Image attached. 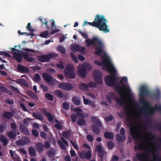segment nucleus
I'll return each instance as SVG.
<instances>
[{"instance_id":"f257e3e1","label":"nucleus","mask_w":161,"mask_h":161,"mask_svg":"<svg viewBox=\"0 0 161 161\" xmlns=\"http://www.w3.org/2000/svg\"><path fill=\"white\" fill-rule=\"evenodd\" d=\"M85 42L87 46L93 44L95 47L96 53L101 56L102 63L98 60H95L94 62L97 65L102 66L103 70H107L110 73V75L106 76L105 82L107 86H112L115 82V77L118 75V72L111 58L105 51L104 43L98 37H94L92 40L87 39Z\"/></svg>"},{"instance_id":"f03ea898","label":"nucleus","mask_w":161,"mask_h":161,"mask_svg":"<svg viewBox=\"0 0 161 161\" xmlns=\"http://www.w3.org/2000/svg\"><path fill=\"white\" fill-rule=\"evenodd\" d=\"M107 22V20L106 19L104 16L97 15L96 16L94 21L92 23L85 21L83 26H84L85 24H88L89 25L97 27L101 31H103L105 33H107L109 31L108 27L106 24Z\"/></svg>"},{"instance_id":"7ed1b4c3","label":"nucleus","mask_w":161,"mask_h":161,"mask_svg":"<svg viewBox=\"0 0 161 161\" xmlns=\"http://www.w3.org/2000/svg\"><path fill=\"white\" fill-rule=\"evenodd\" d=\"M19 47L15 46L14 48H11V53L14 55V57L17 61L20 62L22 57H24L29 62H31L34 60V58L31 57L30 53L28 52L25 51L20 54L19 53Z\"/></svg>"},{"instance_id":"20e7f679","label":"nucleus","mask_w":161,"mask_h":161,"mask_svg":"<svg viewBox=\"0 0 161 161\" xmlns=\"http://www.w3.org/2000/svg\"><path fill=\"white\" fill-rule=\"evenodd\" d=\"M91 68V66L90 64L85 63L78 67V73L81 77H85L86 75V71Z\"/></svg>"},{"instance_id":"39448f33","label":"nucleus","mask_w":161,"mask_h":161,"mask_svg":"<svg viewBox=\"0 0 161 161\" xmlns=\"http://www.w3.org/2000/svg\"><path fill=\"white\" fill-rule=\"evenodd\" d=\"M74 68L71 64L67 65V68L64 69L65 74L67 77L73 79L75 78V75L74 72Z\"/></svg>"},{"instance_id":"423d86ee","label":"nucleus","mask_w":161,"mask_h":161,"mask_svg":"<svg viewBox=\"0 0 161 161\" xmlns=\"http://www.w3.org/2000/svg\"><path fill=\"white\" fill-rule=\"evenodd\" d=\"M93 75L96 82L97 84H101L103 82V80L101 79V74L98 70L94 71L93 73Z\"/></svg>"},{"instance_id":"0eeeda50","label":"nucleus","mask_w":161,"mask_h":161,"mask_svg":"<svg viewBox=\"0 0 161 161\" xmlns=\"http://www.w3.org/2000/svg\"><path fill=\"white\" fill-rule=\"evenodd\" d=\"M80 157L81 159H83L86 158L87 159H90L91 157V154L90 151L85 152L82 151L79 153Z\"/></svg>"},{"instance_id":"6e6552de","label":"nucleus","mask_w":161,"mask_h":161,"mask_svg":"<svg viewBox=\"0 0 161 161\" xmlns=\"http://www.w3.org/2000/svg\"><path fill=\"white\" fill-rule=\"evenodd\" d=\"M85 49V47L79 45H74L71 47L72 50L74 52L79 51L80 53H83Z\"/></svg>"},{"instance_id":"1a4fd4ad","label":"nucleus","mask_w":161,"mask_h":161,"mask_svg":"<svg viewBox=\"0 0 161 161\" xmlns=\"http://www.w3.org/2000/svg\"><path fill=\"white\" fill-rule=\"evenodd\" d=\"M125 129L122 128L120 130V133L117 135V140L118 141H123L125 139V137L124 134Z\"/></svg>"},{"instance_id":"9d476101","label":"nucleus","mask_w":161,"mask_h":161,"mask_svg":"<svg viewBox=\"0 0 161 161\" xmlns=\"http://www.w3.org/2000/svg\"><path fill=\"white\" fill-rule=\"evenodd\" d=\"M58 86L59 88L66 90L71 89L73 88V86L72 85L65 83L59 84H58Z\"/></svg>"},{"instance_id":"9b49d317","label":"nucleus","mask_w":161,"mask_h":161,"mask_svg":"<svg viewBox=\"0 0 161 161\" xmlns=\"http://www.w3.org/2000/svg\"><path fill=\"white\" fill-rule=\"evenodd\" d=\"M51 58V56L50 55H42L39 56L38 60L42 62H46L49 61Z\"/></svg>"},{"instance_id":"f8f14e48","label":"nucleus","mask_w":161,"mask_h":161,"mask_svg":"<svg viewBox=\"0 0 161 161\" xmlns=\"http://www.w3.org/2000/svg\"><path fill=\"white\" fill-rule=\"evenodd\" d=\"M95 151L97 153L98 156L101 158H102L105 153L101 145H98L96 147Z\"/></svg>"},{"instance_id":"ddd939ff","label":"nucleus","mask_w":161,"mask_h":161,"mask_svg":"<svg viewBox=\"0 0 161 161\" xmlns=\"http://www.w3.org/2000/svg\"><path fill=\"white\" fill-rule=\"evenodd\" d=\"M17 69L21 73H26L29 71V69L21 65H18Z\"/></svg>"},{"instance_id":"4468645a","label":"nucleus","mask_w":161,"mask_h":161,"mask_svg":"<svg viewBox=\"0 0 161 161\" xmlns=\"http://www.w3.org/2000/svg\"><path fill=\"white\" fill-rule=\"evenodd\" d=\"M9 153L11 156L12 157L14 161H21L20 159V158L17 156L14 152L12 150H10Z\"/></svg>"},{"instance_id":"2eb2a0df","label":"nucleus","mask_w":161,"mask_h":161,"mask_svg":"<svg viewBox=\"0 0 161 161\" xmlns=\"http://www.w3.org/2000/svg\"><path fill=\"white\" fill-rule=\"evenodd\" d=\"M42 77L47 82H50L53 80V79L51 77L45 73H44L42 74Z\"/></svg>"},{"instance_id":"dca6fc26","label":"nucleus","mask_w":161,"mask_h":161,"mask_svg":"<svg viewBox=\"0 0 161 161\" xmlns=\"http://www.w3.org/2000/svg\"><path fill=\"white\" fill-rule=\"evenodd\" d=\"M74 112L76 113L79 116H80L82 117H86L87 116V114L84 115L81 113L82 110L79 108H76L74 109Z\"/></svg>"},{"instance_id":"f3484780","label":"nucleus","mask_w":161,"mask_h":161,"mask_svg":"<svg viewBox=\"0 0 161 161\" xmlns=\"http://www.w3.org/2000/svg\"><path fill=\"white\" fill-rule=\"evenodd\" d=\"M36 148L37 152H40L42 151L43 149V145L42 143H38L36 146Z\"/></svg>"},{"instance_id":"a211bd4d","label":"nucleus","mask_w":161,"mask_h":161,"mask_svg":"<svg viewBox=\"0 0 161 161\" xmlns=\"http://www.w3.org/2000/svg\"><path fill=\"white\" fill-rule=\"evenodd\" d=\"M72 101L73 103L76 105H79L80 104V99L78 97H73L72 99Z\"/></svg>"},{"instance_id":"6ab92c4d","label":"nucleus","mask_w":161,"mask_h":161,"mask_svg":"<svg viewBox=\"0 0 161 161\" xmlns=\"http://www.w3.org/2000/svg\"><path fill=\"white\" fill-rule=\"evenodd\" d=\"M104 136L107 138L111 139L113 138L114 137V134L112 133L108 132H106L104 133Z\"/></svg>"},{"instance_id":"aec40b11","label":"nucleus","mask_w":161,"mask_h":161,"mask_svg":"<svg viewBox=\"0 0 161 161\" xmlns=\"http://www.w3.org/2000/svg\"><path fill=\"white\" fill-rule=\"evenodd\" d=\"M20 131L24 134L26 135L29 134V132L27 129L24 126L20 125Z\"/></svg>"},{"instance_id":"412c9836","label":"nucleus","mask_w":161,"mask_h":161,"mask_svg":"<svg viewBox=\"0 0 161 161\" xmlns=\"http://www.w3.org/2000/svg\"><path fill=\"white\" fill-rule=\"evenodd\" d=\"M34 116L37 119L42 120L43 119L42 115L40 113H36L33 114Z\"/></svg>"},{"instance_id":"4be33fe9","label":"nucleus","mask_w":161,"mask_h":161,"mask_svg":"<svg viewBox=\"0 0 161 161\" xmlns=\"http://www.w3.org/2000/svg\"><path fill=\"white\" fill-rule=\"evenodd\" d=\"M3 116L5 118L9 119L12 116V114L10 112H5L3 114Z\"/></svg>"},{"instance_id":"5701e85b","label":"nucleus","mask_w":161,"mask_h":161,"mask_svg":"<svg viewBox=\"0 0 161 161\" xmlns=\"http://www.w3.org/2000/svg\"><path fill=\"white\" fill-rule=\"evenodd\" d=\"M92 122L98 125H101V123L98 119L96 117H93L92 118Z\"/></svg>"},{"instance_id":"b1692460","label":"nucleus","mask_w":161,"mask_h":161,"mask_svg":"<svg viewBox=\"0 0 161 161\" xmlns=\"http://www.w3.org/2000/svg\"><path fill=\"white\" fill-rule=\"evenodd\" d=\"M0 139L2 141L3 144L6 146L7 143V140L5 137L3 136H0Z\"/></svg>"},{"instance_id":"393cba45","label":"nucleus","mask_w":161,"mask_h":161,"mask_svg":"<svg viewBox=\"0 0 161 161\" xmlns=\"http://www.w3.org/2000/svg\"><path fill=\"white\" fill-rule=\"evenodd\" d=\"M48 35V32L47 31H45L41 32L40 36L42 37L47 38Z\"/></svg>"},{"instance_id":"a878e982","label":"nucleus","mask_w":161,"mask_h":161,"mask_svg":"<svg viewBox=\"0 0 161 161\" xmlns=\"http://www.w3.org/2000/svg\"><path fill=\"white\" fill-rule=\"evenodd\" d=\"M78 124L80 125H84L85 124V120L82 119H78L77 121Z\"/></svg>"},{"instance_id":"bb28decb","label":"nucleus","mask_w":161,"mask_h":161,"mask_svg":"<svg viewBox=\"0 0 161 161\" xmlns=\"http://www.w3.org/2000/svg\"><path fill=\"white\" fill-rule=\"evenodd\" d=\"M29 154L30 155L33 156L36 155V152L34 149L33 148H31L29 149Z\"/></svg>"},{"instance_id":"cd10ccee","label":"nucleus","mask_w":161,"mask_h":161,"mask_svg":"<svg viewBox=\"0 0 161 161\" xmlns=\"http://www.w3.org/2000/svg\"><path fill=\"white\" fill-rule=\"evenodd\" d=\"M33 79L34 81H38L40 80L41 78L39 75L38 74H37L35 75Z\"/></svg>"},{"instance_id":"c85d7f7f","label":"nucleus","mask_w":161,"mask_h":161,"mask_svg":"<svg viewBox=\"0 0 161 161\" xmlns=\"http://www.w3.org/2000/svg\"><path fill=\"white\" fill-rule=\"evenodd\" d=\"M17 81L18 82L24 85H27V82L25 80L22 79L18 80Z\"/></svg>"},{"instance_id":"c756f323","label":"nucleus","mask_w":161,"mask_h":161,"mask_svg":"<svg viewBox=\"0 0 161 161\" xmlns=\"http://www.w3.org/2000/svg\"><path fill=\"white\" fill-rule=\"evenodd\" d=\"M46 115L48 118V120L51 121L53 120V117L51 114L49 113H47L46 114Z\"/></svg>"},{"instance_id":"7c9ffc66","label":"nucleus","mask_w":161,"mask_h":161,"mask_svg":"<svg viewBox=\"0 0 161 161\" xmlns=\"http://www.w3.org/2000/svg\"><path fill=\"white\" fill-rule=\"evenodd\" d=\"M93 131L96 133L97 134L99 132V129L97 128L96 125H93L92 127Z\"/></svg>"},{"instance_id":"2f4dec72","label":"nucleus","mask_w":161,"mask_h":161,"mask_svg":"<svg viewBox=\"0 0 161 161\" xmlns=\"http://www.w3.org/2000/svg\"><path fill=\"white\" fill-rule=\"evenodd\" d=\"M57 50L62 53H64L65 52V49L61 46H59L57 47Z\"/></svg>"},{"instance_id":"473e14b6","label":"nucleus","mask_w":161,"mask_h":161,"mask_svg":"<svg viewBox=\"0 0 161 161\" xmlns=\"http://www.w3.org/2000/svg\"><path fill=\"white\" fill-rule=\"evenodd\" d=\"M8 136L9 138L14 139L16 136V134L13 132H10L8 134Z\"/></svg>"},{"instance_id":"72a5a7b5","label":"nucleus","mask_w":161,"mask_h":161,"mask_svg":"<svg viewBox=\"0 0 161 161\" xmlns=\"http://www.w3.org/2000/svg\"><path fill=\"white\" fill-rule=\"evenodd\" d=\"M63 107L66 110L68 109L69 108V105L67 103L64 102L62 104Z\"/></svg>"},{"instance_id":"f704fd0d","label":"nucleus","mask_w":161,"mask_h":161,"mask_svg":"<svg viewBox=\"0 0 161 161\" xmlns=\"http://www.w3.org/2000/svg\"><path fill=\"white\" fill-rule=\"evenodd\" d=\"M16 143L17 145L19 146H23L25 145V143H24L22 140L16 141Z\"/></svg>"},{"instance_id":"c9c22d12","label":"nucleus","mask_w":161,"mask_h":161,"mask_svg":"<svg viewBox=\"0 0 161 161\" xmlns=\"http://www.w3.org/2000/svg\"><path fill=\"white\" fill-rule=\"evenodd\" d=\"M45 96L47 99L48 100H52L53 99V96L50 94H46Z\"/></svg>"},{"instance_id":"e433bc0d","label":"nucleus","mask_w":161,"mask_h":161,"mask_svg":"<svg viewBox=\"0 0 161 161\" xmlns=\"http://www.w3.org/2000/svg\"><path fill=\"white\" fill-rule=\"evenodd\" d=\"M80 88L82 90H87L88 86L84 83H82L81 84Z\"/></svg>"},{"instance_id":"4c0bfd02","label":"nucleus","mask_w":161,"mask_h":161,"mask_svg":"<svg viewBox=\"0 0 161 161\" xmlns=\"http://www.w3.org/2000/svg\"><path fill=\"white\" fill-rule=\"evenodd\" d=\"M108 146L109 149L112 148L114 146V144L113 142L110 141H108L107 142Z\"/></svg>"},{"instance_id":"58836bf2","label":"nucleus","mask_w":161,"mask_h":161,"mask_svg":"<svg viewBox=\"0 0 161 161\" xmlns=\"http://www.w3.org/2000/svg\"><path fill=\"white\" fill-rule=\"evenodd\" d=\"M55 151L53 150H50L48 153V155L50 157H51L53 155H55Z\"/></svg>"},{"instance_id":"ea45409f","label":"nucleus","mask_w":161,"mask_h":161,"mask_svg":"<svg viewBox=\"0 0 161 161\" xmlns=\"http://www.w3.org/2000/svg\"><path fill=\"white\" fill-rule=\"evenodd\" d=\"M70 133L69 131L64 132L63 133V135L65 138H67L70 135Z\"/></svg>"},{"instance_id":"a19ab883","label":"nucleus","mask_w":161,"mask_h":161,"mask_svg":"<svg viewBox=\"0 0 161 161\" xmlns=\"http://www.w3.org/2000/svg\"><path fill=\"white\" fill-rule=\"evenodd\" d=\"M57 67L61 69H63L64 67V65L61 61H60L58 64H57Z\"/></svg>"},{"instance_id":"79ce46f5","label":"nucleus","mask_w":161,"mask_h":161,"mask_svg":"<svg viewBox=\"0 0 161 161\" xmlns=\"http://www.w3.org/2000/svg\"><path fill=\"white\" fill-rule=\"evenodd\" d=\"M24 143H25V145L28 144L29 142V139L27 137H24L22 139Z\"/></svg>"},{"instance_id":"37998d69","label":"nucleus","mask_w":161,"mask_h":161,"mask_svg":"<svg viewBox=\"0 0 161 161\" xmlns=\"http://www.w3.org/2000/svg\"><path fill=\"white\" fill-rule=\"evenodd\" d=\"M26 29L30 31H32L33 29L31 25V23H28L27 26H26Z\"/></svg>"},{"instance_id":"c03bdc74","label":"nucleus","mask_w":161,"mask_h":161,"mask_svg":"<svg viewBox=\"0 0 161 161\" xmlns=\"http://www.w3.org/2000/svg\"><path fill=\"white\" fill-rule=\"evenodd\" d=\"M58 142L59 146L62 149H65V147L64 146V144L61 141H58Z\"/></svg>"},{"instance_id":"a18cd8bd","label":"nucleus","mask_w":161,"mask_h":161,"mask_svg":"<svg viewBox=\"0 0 161 161\" xmlns=\"http://www.w3.org/2000/svg\"><path fill=\"white\" fill-rule=\"evenodd\" d=\"M29 95L32 98L36 99H37V97L33 92H31L29 93Z\"/></svg>"},{"instance_id":"49530a36","label":"nucleus","mask_w":161,"mask_h":161,"mask_svg":"<svg viewBox=\"0 0 161 161\" xmlns=\"http://www.w3.org/2000/svg\"><path fill=\"white\" fill-rule=\"evenodd\" d=\"M71 119L73 121L75 122L77 119V116L75 114H72L71 116Z\"/></svg>"},{"instance_id":"de8ad7c7","label":"nucleus","mask_w":161,"mask_h":161,"mask_svg":"<svg viewBox=\"0 0 161 161\" xmlns=\"http://www.w3.org/2000/svg\"><path fill=\"white\" fill-rule=\"evenodd\" d=\"M71 56L73 60L75 63H77L78 60L77 58L72 54H71Z\"/></svg>"},{"instance_id":"09e8293b","label":"nucleus","mask_w":161,"mask_h":161,"mask_svg":"<svg viewBox=\"0 0 161 161\" xmlns=\"http://www.w3.org/2000/svg\"><path fill=\"white\" fill-rule=\"evenodd\" d=\"M86 138L87 140L91 142L93 140V138L92 136L91 135H88L86 136Z\"/></svg>"},{"instance_id":"8fccbe9b","label":"nucleus","mask_w":161,"mask_h":161,"mask_svg":"<svg viewBox=\"0 0 161 161\" xmlns=\"http://www.w3.org/2000/svg\"><path fill=\"white\" fill-rule=\"evenodd\" d=\"M0 54L2 55L6 56L8 57L10 56V55L8 53L5 52H0Z\"/></svg>"},{"instance_id":"3c124183","label":"nucleus","mask_w":161,"mask_h":161,"mask_svg":"<svg viewBox=\"0 0 161 161\" xmlns=\"http://www.w3.org/2000/svg\"><path fill=\"white\" fill-rule=\"evenodd\" d=\"M119 158L116 155H114L112 157V160L111 161H118Z\"/></svg>"},{"instance_id":"603ef678","label":"nucleus","mask_w":161,"mask_h":161,"mask_svg":"<svg viewBox=\"0 0 161 161\" xmlns=\"http://www.w3.org/2000/svg\"><path fill=\"white\" fill-rule=\"evenodd\" d=\"M7 91L6 89L2 86H0V92H5Z\"/></svg>"},{"instance_id":"864d4df0","label":"nucleus","mask_w":161,"mask_h":161,"mask_svg":"<svg viewBox=\"0 0 161 161\" xmlns=\"http://www.w3.org/2000/svg\"><path fill=\"white\" fill-rule=\"evenodd\" d=\"M71 142L75 149L77 150L78 149L77 145L76 144V143L72 142V141H71Z\"/></svg>"},{"instance_id":"5fc2aeb1","label":"nucleus","mask_w":161,"mask_h":161,"mask_svg":"<svg viewBox=\"0 0 161 161\" xmlns=\"http://www.w3.org/2000/svg\"><path fill=\"white\" fill-rule=\"evenodd\" d=\"M32 132L33 135L36 136H37L38 135V133L37 131L35 130H33Z\"/></svg>"},{"instance_id":"6e6d98bb","label":"nucleus","mask_w":161,"mask_h":161,"mask_svg":"<svg viewBox=\"0 0 161 161\" xmlns=\"http://www.w3.org/2000/svg\"><path fill=\"white\" fill-rule=\"evenodd\" d=\"M55 127L58 129L60 130L62 128V126L60 124H56L55 125Z\"/></svg>"},{"instance_id":"4d7b16f0","label":"nucleus","mask_w":161,"mask_h":161,"mask_svg":"<svg viewBox=\"0 0 161 161\" xmlns=\"http://www.w3.org/2000/svg\"><path fill=\"white\" fill-rule=\"evenodd\" d=\"M20 107L22 108L24 111H27V109L25 106L22 103H20Z\"/></svg>"},{"instance_id":"13d9d810","label":"nucleus","mask_w":161,"mask_h":161,"mask_svg":"<svg viewBox=\"0 0 161 161\" xmlns=\"http://www.w3.org/2000/svg\"><path fill=\"white\" fill-rule=\"evenodd\" d=\"M83 98L84 99V103L86 105L88 104L89 103V101L86 99L84 96H83Z\"/></svg>"},{"instance_id":"bf43d9fd","label":"nucleus","mask_w":161,"mask_h":161,"mask_svg":"<svg viewBox=\"0 0 161 161\" xmlns=\"http://www.w3.org/2000/svg\"><path fill=\"white\" fill-rule=\"evenodd\" d=\"M113 119V117L112 116H109L106 118V120L107 121H109Z\"/></svg>"},{"instance_id":"052dcab7","label":"nucleus","mask_w":161,"mask_h":161,"mask_svg":"<svg viewBox=\"0 0 161 161\" xmlns=\"http://www.w3.org/2000/svg\"><path fill=\"white\" fill-rule=\"evenodd\" d=\"M44 145L45 148H48L50 147V144L49 142H46L44 143Z\"/></svg>"},{"instance_id":"680f3d73","label":"nucleus","mask_w":161,"mask_h":161,"mask_svg":"<svg viewBox=\"0 0 161 161\" xmlns=\"http://www.w3.org/2000/svg\"><path fill=\"white\" fill-rule=\"evenodd\" d=\"M70 153L71 156L72 157L75 156L76 155L75 152L73 150H71Z\"/></svg>"},{"instance_id":"e2e57ef3","label":"nucleus","mask_w":161,"mask_h":161,"mask_svg":"<svg viewBox=\"0 0 161 161\" xmlns=\"http://www.w3.org/2000/svg\"><path fill=\"white\" fill-rule=\"evenodd\" d=\"M78 59L81 61H83L85 60V58L82 56L79 55L78 56Z\"/></svg>"},{"instance_id":"0e129e2a","label":"nucleus","mask_w":161,"mask_h":161,"mask_svg":"<svg viewBox=\"0 0 161 161\" xmlns=\"http://www.w3.org/2000/svg\"><path fill=\"white\" fill-rule=\"evenodd\" d=\"M41 87H42V90L46 92L47 91V87H46V86H44V85H41Z\"/></svg>"},{"instance_id":"69168bd1","label":"nucleus","mask_w":161,"mask_h":161,"mask_svg":"<svg viewBox=\"0 0 161 161\" xmlns=\"http://www.w3.org/2000/svg\"><path fill=\"white\" fill-rule=\"evenodd\" d=\"M11 127L13 129H15L16 128V125L14 123H12L11 124Z\"/></svg>"},{"instance_id":"338daca9","label":"nucleus","mask_w":161,"mask_h":161,"mask_svg":"<svg viewBox=\"0 0 161 161\" xmlns=\"http://www.w3.org/2000/svg\"><path fill=\"white\" fill-rule=\"evenodd\" d=\"M19 151L20 152L22 153L23 154H25L27 153L26 151L24 149H21L19 150Z\"/></svg>"},{"instance_id":"774afa93","label":"nucleus","mask_w":161,"mask_h":161,"mask_svg":"<svg viewBox=\"0 0 161 161\" xmlns=\"http://www.w3.org/2000/svg\"><path fill=\"white\" fill-rule=\"evenodd\" d=\"M65 159L66 161H71L70 157L68 156H66L65 157Z\"/></svg>"}]
</instances>
